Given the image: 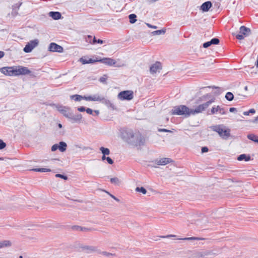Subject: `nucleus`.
Wrapping results in <instances>:
<instances>
[{"label": "nucleus", "mask_w": 258, "mask_h": 258, "mask_svg": "<svg viewBox=\"0 0 258 258\" xmlns=\"http://www.w3.org/2000/svg\"><path fill=\"white\" fill-rule=\"evenodd\" d=\"M212 7V4L210 1H207L204 2L201 6L200 10L203 12H207L209 11L210 8Z\"/></svg>", "instance_id": "nucleus-17"}, {"label": "nucleus", "mask_w": 258, "mask_h": 258, "mask_svg": "<svg viewBox=\"0 0 258 258\" xmlns=\"http://www.w3.org/2000/svg\"><path fill=\"white\" fill-rule=\"evenodd\" d=\"M178 239L183 240H202L203 238L197 237H185L183 238H179Z\"/></svg>", "instance_id": "nucleus-34"}, {"label": "nucleus", "mask_w": 258, "mask_h": 258, "mask_svg": "<svg viewBox=\"0 0 258 258\" xmlns=\"http://www.w3.org/2000/svg\"><path fill=\"white\" fill-rule=\"evenodd\" d=\"M34 49L33 46L31 45L29 43H28L25 46V47L23 49V50L26 53H29L31 52L32 50Z\"/></svg>", "instance_id": "nucleus-30"}, {"label": "nucleus", "mask_w": 258, "mask_h": 258, "mask_svg": "<svg viewBox=\"0 0 258 258\" xmlns=\"http://www.w3.org/2000/svg\"><path fill=\"white\" fill-rule=\"evenodd\" d=\"M0 72L6 76H17L16 66L3 67Z\"/></svg>", "instance_id": "nucleus-5"}, {"label": "nucleus", "mask_w": 258, "mask_h": 258, "mask_svg": "<svg viewBox=\"0 0 258 258\" xmlns=\"http://www.w3.org/2000/svg\"><path fill=\"white\" fill-rule=\"evenodd\" d=\"M101 159L102 161L106 160L107 163L110 165L114 163L113 160L109 157L102 156Z\"/></svg>", "instance_id": "nucleus-35"}, {"label": "nucleus", "mask_w": 258, "mask_h": 258, "mask_svg": "<svg viewBox=\"0 0 258 258\" xmlns=\"http://www.w3.org/2000/svg\"><path fill=\"white\" fill-rule=\"evenodd\" d=\"M101 102L113 110L116 109L115 105L110 100L105 98L104 97L102 98Z\"/></svg>", "instance_id": "nucleus-19"}, {"label": "nucleus", "mask_w": 258, "mask_h": 258, "mask_svg": "<svg viewBox=\"0 0 258 258\" xmlns=\"http://www.w3.org/2000/svg\"><path fill=\"white\" fill-rule=\"evenodd\" d=\"M32 170L36 172H49L51 171L50 169L45 168H33Z\"/></svg>", "instance_id": "nucleus-32"}, {"label": "nucleus", "mask_w": 258, "mask_h": 258, "mask_svg": "<svg viewBox=\"0 0 258 258\" xmlns=\"http://www.w3.org/2000/svg\"><path fill=\"white\" fill-rule=\"evenodd\" d=\"M245 36H244L243 34L241 33H239L235 35V37L236 39L238 40H242L244 38Z\"/></svg>", "instance_id": "nucleus-47"}, {"label": "nucleus", "mask_w": 258, "mask_h": 258, "mask_svg": "<svg viewBox=\"0 0 258 258\" xmlns=\"http://www.w3.org/2000/svg\"><path fill=\"white\" fill-rule=\"evenodd\" d=\"M136 191L138 192H142L143 194L145 195L147 193V190L144 187H137L136 188Z\"/></svg>", "instance_id": "nucleus-39"}, {"label": "nucleus", "mask_w": 258, "mask_h": 258, "mask_svg": "<svg viewBox=\"0 0 258 258\" xmlns=\"http://www.w3.org/2000/svg\"><path fill=\"white\" fill-rule=\"evenodd\" d=\"M253 123H258V116L255 117L251 121Z\"/></svg>", "instance_id": "nucleus-62"}, {"label": "nucleus", "mask_w": 258, "mask_h": 258, "mask_svg": "<svg viewBox=\"0 0 258 258\" xmlns=\"http://www.w3.org/2000/svg\"><path fill=\"white\" fill-rule=\"evenodd\" d=\"M212 88L217 89V91L215 92V94H220L221 93L220 88V87H216L215 86H208V87H202L201 88V89H205V88Z\"/></svg>", "instance_id": "nucleus-41"}, {"label": "nucleus", "mask_w": 258, "mask_h": 258, "mask_svg": "<svg viewBox=\"0 0 258 258\" xmlns=\"http://www.w3.org/2000/svg\"><path fill=\"white\" fill-rule=\"evenodd\" d=\"M172 162L173 160L170 158H162L153 161V162H154L157 165H165Z\"/></svg>", "instance_id": "nucleus-12"}, {"label": "nucleus", "mask_w": 258, "mask_h": 258, "mask_svg": "<svg viewBox=\"0 0 258 258\" xmlns=\"http://www.w3.org/2000/svg\"><path fill=\"white\" fill-rule=\"evenodd\" d=\"M82 230H81L80 231H89L91 230V229L90 228H86V227H82Z\"/></svg>", "instance_id": "nucleus-58"}, {"label": "nucleus", "mask_w": 258, "mask_h": 258, "mask_svg": "<svg viewBox=\"0 0 258 258\" xmlns=\"http://www.w3.org/2000/svg\"><path fill=\"white\" fill-rule=\"evenodd\" d=\"M255 113V110L253 108L250 109L248 111L243 112L244 115H249L250 114H254Z\"/></svg>", "instance_id": "nucleus-42"}, {"label": "nucleus", "mask_w": 258, "mask_h": 258, "mask_svg": "<svg viewBox=\"0 0 258 258\" xmlns=\"http://www.w3.org/2000/svg\"><path fill=\"white\" fill-rule=\"evenodd\" d=\"M102 98H103L102 96H100L99 94H95L93 96H86V100L101 102Z\"/></svg>", "instance_id": "nucleus-18"}, {"label": "nucleus", "mask_w": 258, "mask_h": 258, "mask_svg": "<svg viewBox=\"0 0 258 258\" xmlns=\"http://www.w3.org/2000/svg\"><path fill=\"white\" fill-rule=\"evenodd\" d=\"M48 15L55 20L60 19L62 17L61 14L59 12L51 11L48 13Z\"/></svg>", "instance_id": "nucleus-22"}, {"label": "nucleus", "mask_w": 258, "mask_h": 258, "mask_svg": "<svg viewBox=\"0 0 258 258\" xmlns=\"http://www.w3.org/2000/svg\"><path fill=\"white\" fill-rule=\"evenodd\" d=\"M225 97L228 101H231L234 99V95L232 92H228L226 93Z\"/></svg>", "instance_id": "nucleus-33"}, {"label": "nucleus", "mask_w": 258, "mask_h": 258, "mask_svg": "<svg viewBox=\"0 0 258 258\" xmlns=\"http://www.w3.org/2000/svg\"><path fill=\"white\" fill-rule=\"evenodd\" d=\"M11 244V242L9 240H4L0 241V248L4 247L10 246Z\"/></svg>", "instance_id": "nucleus-28"}, {"label": "nucleus", "mask_w": 258, "mask_h": 258, "mask_svg": "<svg viewBox=\"0 0 258 258\" xmlns=\"http://www.w3.org/2000/svg\"><path fill=\"white\" fill-rule=\"evenodd\" d=\"M110 182L114 185H119L120 183V180L117 177H113L110 179Z\"/></svg>", "instance_id": "nucleus-38"}, {"label": "nucleus", "mask_w": 258, "mask_h": 258, "mask_svg": "<svg viewBox=\"0 0 258 258\" xmlns=\"http://www.w3.org/2000/svg\"><path fill=\"white\" fill-rule=\"evenodd\" d=\"M212 97V95L210 93H207L206 95H203L199 98L200 101H206L207 99L211 98Z\"/></svg>", "instance_id": "nucleus-36"}, {"label": "nucleus", "mask_w": 258, "mask_h": 258, "mask_svg": "<svg viewBox=\"0 0 258 258\" xmlns=\"http://www.w3.org/2000/svg\"><path fill=\"white\" fill-rule=\"evenodd\" d=\"M96 41H97V39H96V37L94 36L93 38H92V41H91V40L90 41V43H91L92 44H96Z\"/></svg>", "instance_id": "nucleus-56"}, {"label": "nucleus", "mask_w": 258, "mask_h": 258, "mask_svg": "<svg viewBox=\"0 0 258 258\" xmlns=\"http://www.w3.org/2000/svg\"><path fill=\"white\" fill-rule=\"evenodd\" d=\"M146 25L149 28H153V29H156L157 28V27L156 26H154V25H152L149 23H147Z\"/></svg>", "instance_id": "nucleus-57"}, {"label": "nucleus", "mask_w": 258, "mask_h": 258, "mask_svg": "<svg viewBox=\"0 0 258 258\" xmlns=\"http://www.w3.org/2000/svg\"><path fill=\"white\" fill-rule=\"evenodd\" d=\"M92 36L91 35H88L87 36V41H88L89 43H90V41L91 40V41H92Z\"/></svg>", "instance_id": "nucleus-61"}, {"label": "nucleus", "mask_w": 258, "mask_h": 258, "mask_svg": "<svg viewBox=\"0 0 258 258\" xmlns=\"http://www.w3.org/2000/svg\"><path fill=\"white\" fill-rule=\"evenodd\" d=\"M85 111L89 114H93V110L90 108H86Z\"/></svg>", "instance_id": "nucleus-55"}, {"label": "nucleus", "mask_w": 258, "mask_h": 258, "mask_svg": "<svg viewBox=\"0 0 258 258\" xmlns=\"http://www.w3.org/2000/svg\"><path fill=\"white\" fill-rule=\"evenodd\" d=\"M210 41L212 43V45H217L220 42L219 39L217 37L212 38Z\"/></svg>", "instance_id": "nucleus-43"}, {"label": "nucleus", "mask_w": 258, "mask_h": 258, "mask_svg": "<svg viewBox=\"0 0 258 258\" xmlns=\"http://www.w3.org/2000/svg\"><path fill=\"white\" fill-rule=\"evenodd\" d=\"M222 125H216L211 127L212 130L217 132L223 139L227 140L230 136V130L229 128L223 129Z\"/></svg>", "instance_id": "nucleus-3"}, {"label": "nucleus", "mask_w": 258, "mask_h": 258, "mask_svg": "<svg viewBox=\"0 0 258 258\" xmlns=\"http://www.w3.org/2000/svg\"><path fill=\"white\" fill-rule=\"evenodd\" d=\"M71 99L74 100L75 101H80L81 100L84 99L86 100V96H82L78 94H75L71 95L70 96Z\"/></svg>", "instance_id": "nucleus-24"}, {"label": "nucleus", "mask_w": 258, "mask_h": 258, "mask_svg": "<svg viewBox=\"0 0 258 258\" xmlns=\"http://www.w3.org/2000/svg\"><path fill=\"white\" fill-rule=\"evenodd\" d=\"M171 114L184 115L188 117L190 115V109L184 105H180L173 107L171 111Z\"/></svg>", "instance_id": "nucleus-2"}, {"label": "nucleus", "mask_w": 258, "mask_h": 258, "mask_svg": "<svg viewBox=\"0 0 258 258\" xmlns=\"http://www.w3.org/2000/svg\"><path fill=\"white\" fill-rule=\"evenodd\" d=\"M128 18L131 24H134L137 21V15L135 14H131L129 15Z\"/></svg>", "instance_id": "nucleus-31"}, {"label": "nucleus", "mask_w": 258, "mask_h": 258, "mask_svg": "<svg viewBox=\"0 0 258 258\" xmlns=\"http://www.w3.org/2000/svg\"><path fill=\"white\" fill-rule=\"evenodd\" d=\"M117 97L121 100L130 101L134 98V92L132 90H125L120 92Z\"/></svg>", "instance_id": "nucleus-6"}, {"label": "nucleus", "mask_w": 258, "mask_h": 258, "mask_svg": "<svg viewBox=\"0 0 258 258\" xmlns=\"http://www.w3.org/2000/svg\"><path fill=\"white\" fill-rule=\"evenodd\" d=\"M158 131L159 132H165V133H171V132H172L171 131H170L169 130L166 129V128H158Z\"/></svg>", "instance_id": "nucleus-52"}, {"label": "nucleus", "mask_w": 258, "mask_h": 258, "mask_svg": "<svg viewBox=\"0 0 258 258\" xmlns=\"http://www.w3.org/2000/svg\"><path fill=\"white\" fill-rule=\"evenodd\" d=\"M121 138L128 143L129 140L134 134V132L131 129L123 128L121 132Z\"/></svg>", "instance_id": "nucleus-7"}, {"label": "nucleus", "mask_w": 258, "mask_h": 258, "mask_svg": "<svg viewBox=\"0 0 258 258\" xmlns=\"http://www.w3.org/2000/svg\"><path fill=\"white\" fill-rule=\"evenodd\" d=\"M104 42V41L103 40L100 39H97L96 41V43L99 44H103Z\"/></svg>", "instance_id": "nucleus-63"}, {"label": "nucleus", "mask_w": 258, "mask_h": 258, "mask_svg": "<svg viewBox=\"0 0 258 258\" xmlns=\"http://www.w3.org/2000/svg\"><path fill=\"white\" fill-rule=\"evenodd\" d=\"M5 52L3 51H0V59L5 56Z\"/></svg>", "instance_id": "nucleus-64"}, {"label": "nucleus", "mask_w": 258, "mask_h": 258, "mask_svg": "<svg viewBox=\"0 0 258 258\" xmlns=\"http://www.w3.org/2000/svg\"><path fill=\"white\" fill-rule=\"evenodd\" d=\"M210 254L209 251L206 250L202 252H198L194 254L192 258H202L208 256Z\"/></svg>", "instance_id": "nucleus-21"}, {"label": "nucleus", "mask_w": 258, "mask_h": 258, "mask_svg": "<svg viewBox=\"0 0 258 258\" xmlns=\"http://www.w3.org/2000/svg\"><path fill=\"white\" fill-rule=\"evenodd\" d=\"M95 59L92 58H87L86 57H82L80 59V61L83 64L94 63L96 62H99V58L95 57Z\"/></svg>", "instance_id": "nucleus-14"}, {"label": "nucleus", "mask_w": 258, "mask_h": 258, "mask_svg": "<svg viewBox=\"0 0 258 258\" xmlns=\"http://www.w3.org/2000/svg\"><path fill=\"white\" fill-rule=\"evenodd\" d=\"M80 247L82 250L86 251L87 252L94 251L95 249L94 247L88 245L81 246Z\"/></svg>", "instance_id": "nucleus-27"}, {"label": "nucleus", "mask_w": 258, "mask_h": 258, "mask_svg": "<svg viewBox=\"0 0 258 258\" xmlns=\"http://www.w3.org/2000/svg\"><path fill=\"white\" fill-rule=\"evenodd\" d=\"M48 50L49 51L60 53L63 52V48L61 46L54 42H51L49 45Z\"/></svg>", "instance_id": "nucleus-10"}, {"label": "nucleus", "mask_w": 258, "mask_h": 258, "mask_svg": "<svg viewBox=\"0 0 258 258\" xmlns=\"http://www.w3.org/2000/svg\"><path fill=\"white\" fill-rule=\"evenodd\" d=\"M166 32L165 29H161V30H157L156 31H154L152 32V34L153 35H161V34H164Z\"/></svg>", "instance_id": "nucleus-37"}, {"label": "nucleus", "mask_w": 258, "mask_h": 258, "mask_svg": "<svg viewBox=\"0 0 258 258\" xmlns=\"http://www.w3.org/2000/svg\"><path fill=\"white\" fill-rule=\"evenodd\" d=\"M86 108L84 106H80L78 107L77 110L80 112L85 111Z\"/></svg>", "instance_id": "nucleus-54"}, {"label": "nucleus", "mask_w": 258, "mask_h": 258, "mask_svg": "<svg viewBox=\"0 0 258 258\" xmlns=\"http://www.w3.org/2000/svg\"><path fill=\"white\" fill-rule=\"evenodd\" d=\"M215 98L212 97L209 101L200 104L197 106L195 109H190V115L191 114H196L199 113H201L202 111H204L208 106L213 102L215 101Z\"/></svg>", "instance_id": "nucleus-4"}, {"label": "nucleus", "mask_w": 258, "mask_h": 258, "mask_svg": "<svg viewBox=\"0 0 258 258\" xmlns=\"http://www.w3.org/2000/svg\"><path fill=\"white\" fill-rule=\"evenodd\" d=\"M101 253L102 254H103V255H105V256H107V257H109V256H111V255H115L114 253H112L108 252H106V251H102V252H101Z\"/></svg>", "instance_id": "nucleus-48"}, {"label": "nucleus", "mask_w": 258, "mask_h": 258, "mask_svg": "<svg viewBox=\"0 0 258 258\" xmlns=\"http://www.w3.org/2000/svg\"><path fill=\"white\" fill-rule=\"evenodd\" d=\"M247 137L249 140L258 143V137L256 135L254 134H249L247 135Z\"/></svg>", "instance_id": "nucleus-29"}, {"label": "nucleus", "mask_w": 258, "mask_h": 258, "mask_svg": "<svg viewBox=\"0 0 258 258\" xmlns=\"http://www.w3.org/2000/svg\"><path fill=\"white\" fill-rule=\"evenodd\" d=\"M71 228L74 231H80L82 230V227L78 225H74L71 227Z\"/></svg>", "instance_id": "nucleus-46"}, {"label": "nucleus", "mask_w": 258, "mask_h": 258, "mask_svg": "<svg viewBox=\"0 0 258 258\" xmlns=\"http://www.w3.org/2000/svg\"><path fill=\"white\" fill-rule=\"evenodd\" d=\"M162 69L161 63L159 61H156L150 68V72L152 74L156 73L158 70Z\"/></svg>", "instance_id": "nucleus-16"}, {"label": "nucleus", "mask_w": 258, "mask_h": 258, "mask_svg": "<svg viewBox=\"0 0 258 258\" xmlns=\"http://www.w3.org/2000/svg\"><path fill=\"white\" fill-rule=\"evenodd\" d=\"M17 76L30 74L31 72L28 68L22 66H16Z\"/></svg>", "instance_id": "nucleus-11"}, {"label": "nucleus", "mask_w": 258, "mask_h": 258, "mask_svg": "<svg viewBox=\"0 0 258 258\" xmlns=\"http://www.w3.org/2000/svg\"><path fill=\"white\" fill-rule=\"evenodd\" d=\"M211 45H212L211 41L206 42L203 44V47L205 48L209 47Z\"/></svg>", "instance_id": "nucleus-49"}, {"label": "nucleus", "mask_w": 258, "mask_h": 258, "mask_svg": "<svg viewBox=\"0 0 258 258\" xmlns=\"http://www.w3.org/2000/svg\"><path fill=\"white\" fill-rule=\"evenodd\" d=\"M6 146V144L0 139V150L3 149Z\"/></svg>", "instance_id": "nucleus-51"}, {"label": "nucleus", "mask_w": 258, "mask_h": 258, "mask_svg": "<svg viewBox=\"0 0 258 258\" xmlns=\"http://www.w3.org/2000/svg\"><path fill=\"white\" fill-rule=\"evenodd\" d=\"M82 118V114L79 113L74 114L72 111L70 112V115L68 118L69 121H71L72 123L80 122Z\"/></svg>", "instance_id": "nucleus-9"}, {"label": "nucleus", "mask_w": 258, "mask_h": 258, "mask_svg": "<svg viewBox=\"0 0 258 258\" xmlns=\"http://www.w3.org/2000/svg\"><path fill=\"white\" fill-rule=\"evenodd\" d=\"M250 159L251 157L250 155L245 154H240L237 157V160L238 161H245L247 162L250 161Z\"/></svg>", "instance_id": "nucleus-23"}, {"label": "nucleus", "mask_w": 258, "mask_h": 258, "mask_svg": "<svg viewBox=\"0 0 258 258\" xmlns=\"http://www.w3.org/2000/svg\"><path fill=\"white\" fill-rule=\"evenodd\" d=\"M99 149L103 154L102 156H106V155H108L110 154V150L107 148L101 147Z\"/></svg>", "instance_id": "nucleus-26"}, {"label": "nucleus", "mask_w": 258, "mask_h": 258, "mask_svg": "<svg viewBox=\"0 0 258 258\" xmlns=\"http://www.w3.org/2000/svg\"><path fill=\"white\" fill-rule=\"evenodd\" d=\"M209 149L207 147H203L201 149L202 153H204L208 152Z\"/></svg>", "instance_id": "nucleus-53"}, {"label": "nucleus", "mask_w": 258, "mask_h": 258, "mask_svg": "<svg viewBox=\"0 0 258 258\" xmlns=\"http://www.w3.org/2000/svg\"><path fill=\"white\" fill-rule=\"evenodd\" d=\"M55 176L56 177H59V178H62L65 180H66L68 179V176L66 175H64V174H61L58 173V174H56Z\"/></svg>", "instance_id": "nucleus-44"}, {"label": "nucleus", "mask_w": 258, "mask_h": 258, "mask_svg": "<svg viewBox=\"0 0 258 258\" xmlns=\"http://www.w3.org/2000/svg\"><path fill=\"white\" fill-rule=\"evenodd\" d=\"M146 139L139 132L134 133L128 141V144L135 146H143L145 145Z\"/></svg>", "instance_id": "nucleus-1"}, {"label": "nucleus", "mask_w": 258, "mask_h": 258, "mask_svg": "<svg viewBox=\"0 0 258 258\" xmlns=\"http://www.w3.org/2000/svg\"><path fill=\"white\" fill-rule=\"evenodd\" d=\"M34 48L36 46H37L38 44L39 41L38 39H34L28 42Z\"/></svg>", "instance_id": "nucleus-40"}, {"label": "nucleus", "mask_w": 258, "mask_h": 258, "mask_svg": "<svg viewBox=\"0 0 258 258\" xmlns=\"http://www.w3.org/2000/svg\"><path fill=\"white\" fill-rule=\"evenodd\" d=\"M67 148V144L66 142L61 141L58 143V150L61 152H63L66 151Z\"/></svg>", "instance_id": "nucleus-25"}, {"label": "nucleus", "mask_w": 258, "mask_h": 258, "mask_svg": "<svg viewBox=\"0 0 258 258\" xmlns=\"http://www.w3.org/2000/svg\"><path fill=\"white\" fill-rule=\"evenodd\" d=\"M219 112L221 114H226L227 112L225 111L224 108L221 107L220 106L218 105L216 107H213L211 110V112L209 113V114H214L217 112Z\"/></svg>", "instance_id": "nucleus-15"}, {"label": "nucleus", "mask_w": 258, "mask_h": 258, "mask_svg": "<svg viewBox=\"0 0 258 258\" xmlns=\"http://www.w3.org/2000/svg\"><path fill=\"white\" fill-rule=\"evenodd\" d=\"M99 62L109 66H114L116 63V61L114 59L108 57L99 58Z\"/></svg>", "instance_id": "nucleus-13"}, {"label": "nucleus", "mask_w": 258, "mask_h": 258, "mask_svg": "<svg viewBox=\"0 0 258 258\" xmlns=\"http://www.w3.org/2000/svg\"><path fill=\"white\" fill-rule=\"evenodd\" d=\"M58 149V144H54L51 148V150L52 152H54Z\"/></svg>", "instance_id": "nucleus-50"}, {"label": "nucleus", "mask_w": 258, "mask_h": 258, "mask_svg": "<svg viewBox=\"0 0 258 258\" xmlns=\"http://www.w3.org/2000/svg\"><path fill=\"white\" fill-rule=\"evenodd\" d=\"M108 193L109 194L110 196L112 199H113L114 200H115V201H117V202L119 201V200L118 198H117L116 197H115L114 195H111V194H109V192H108Z\"/></svg>", "instance_id": "nucleus-60"}, {"label": "nucleus", "mask_w": 258, "mask_h": 258, "mask_svg": "<svg viewBox=\"0 0 258 258\" xmlns=\"http://www.w3.org/2000/svg\"><path fill=\"white\" fill-rule=\"evenodd\" d=\"M239 33H241L244 36L247 37L251 33V30L245 26H241L239 28Z\"/></svg>", "instance_id": "nucleus-20"}, {"label": "nucleus", "mask_w": 258, "mask_h": 258, "mask_svg": "<svg viewBox=\"0 0 258 258\" xmlns=\"http://www.w3.org/2000/svg\"><path fill=\"white\" fill-rule=\"evenodd\" d=\"M229 111L230 112H234L237 111V109L236 108H234V107H230L229 108Z\"/></svg>", "instance_id": "nucleus-59"}, {"label": "nucleus", "mask_w": 258, "mask_h": 258, "mask_svg": "<svg viewBox=\"0 0 258 258\" xmlns=\"http://www.w3.org/2000/svg\"><path fill=\"white\" fill-rule=\"evenodd\" d=\"M56 107L57 110L66 118H68L70 115V112H71L70 107L59 105H57Z\"/></svg>", "instance_id": "nucleus-8"}, {"label": "nucleus", "mask_w": 258, "mask_h": 258, "mask_svg": "<svg viewBox=\"0 0 258 258\" xmlns=\"http://www.w3.org/2000/svg\"><path fill=\"white\" fill-rule=\"evenodd\" d=\"M107 78V76L106 75H104L103 76L101 77L99 79V81L104 84H106V80Z\"/></svg>", "instance_id": "nucleus-45"}]
</instances>
